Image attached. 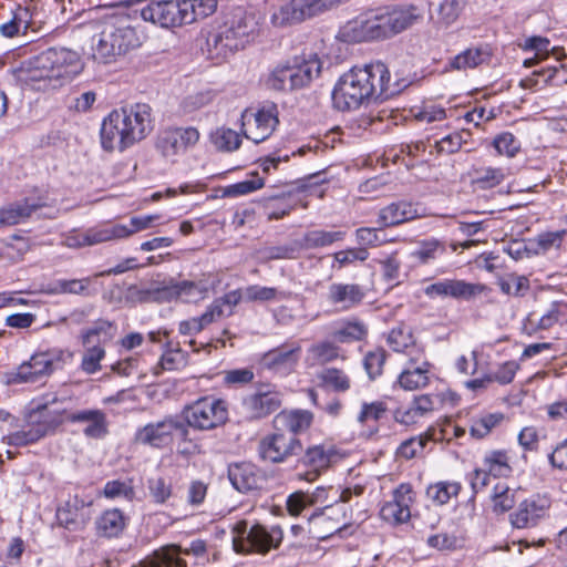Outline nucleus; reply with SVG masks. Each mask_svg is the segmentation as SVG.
Returning a JSON list of instances; mask_svg holds the SVG:
<instances>
[{
    "mask_svg": "<svg viewBox=\"0 0 567 567\" xmlns=\"http://www.w3.org/2000/svg\"><path fill=\"white\" fill-rule=\"evenodd\" d=\"M388 343L393 351L406 352L409 357L413 349H417L411 329L405 326L393 328L388 336Z\"/></svg>",
    "mask_w": 567,
    "mask_h": 567,
    "instance_id": "nucleus-48",
    "label": "nucleus"
},
{
    "mask_svg": "<svg viewBox=\"0 0 567 567\" xmlns=\"http://www.w3.org/2000/svg\"><path fill=\"white\" fill-rule=\"evenodd\" d=\"M369 258V251L364 247L348 248L333 254L334 262L332 268L342 269L354 261H365Z\"/></svg>",
    "mask_w": 567,
    "mask_h": 567,
    "instance_id": "nucleus-57",
    "label": "nucleus"
},
{
    "mask_svg": "<svg viewBox=\"0 0 567 567\" xmlns=\"http://www.w3.org/2000/svg\"><path fill=\"white\" fill-rule=\"evenodd\" d=\"M79 495L70 496L56 511V519L64 528L75 530L84 523L83 509L91 505Z\"/></svg>",
    "mask_w": 567,
    "mask_h": 567,
    "instance_id": "nucleus-29",
    "label": "nucleus"
},
{
    "mask_svg": "<svg viewBox=\"0 0 567 567\" xmlns=\"http://www.w3.org/2000/svg\"><path fill=\"white\" fill-rule=\"evenodd\" d=\"M215 97L216 93L210 89L189 93L182 100L181 110L184 114L194 113L213 103Z\"/></svg>",
    "mask_w": 567,
    "mask_h": 567,
    "instance_id": "nucleus-51",
    "label": "nucleus"
},
{
    "mask_svg": "<svg viewBox=\"0 0 567 567\" xmlns=\"http://www.w3.org/2000/svg\"><path fill=\"white\" fill-rule=\"evenodd\" d=\"M258 32V20L255 14L236 8L224 16L223 22L209 33L207 45L215 58H225L243 49Z\"/></svg>",
    "mask_w": 567,
    "mask_h": 567,
    "instance_id": "nucleus-3",
    "label": "nucleus"
},
{
    "mask_svg": "<svg viewBox=\"0 0 567 567\" xmlns=\"http://www.w3.org/2000/svg\"><path fill=\"white\" fill-rule=\"evenodd\" d=\"M284 394L274 384L262 383L243 399V410L249 419H262L276 412L282 404Z\"/></svg>",
    "mask_w": 567,
    "mask_h": 567,
    "instance_id": "nucleus-13",
    "label": "nucleus"
},
{
    "mask_svg": "<svg viewBox=\"0 0 567 567\" xmlns=\"http://www.w3.org/2000/svg\"><path fill=\"white\" fill-rule=\"evenodd\" d=\"M288 63L293 71L295 81L300 89L307 86L313 79L318 78L322 63L316 53H302L290 60Z\"/></svg>",
    "mask_w": 567,
    "mask_h": 567,
    "instance_id": "nucleus-28",
    "label": "nucleus"
},
{
    "mask_svg": "<svg viewBox=\"0 0 567 567\" xmlns=\"http://www.w3.org/2000/svg\"><path fill=\"white\" fill-rule=\"evenodd\" d=\"M496 451L489 452L475 467L471 476V486L474 493L484 491L492 478L496 477Z\"/></svg>",
    "mask_w": 567,
    "mask_h": 567,
    "instance_id": "nucleus-41",
    "label": "nucleus"
},
{
    "mask_svg": "<svg viewBox=\"0 0 567 567\" xmlns=\"http://www.w3.org/2000/svg\"><path fill=\"white\" fill-rule=\"evenodd\" d=\"M96 532L103 537H117L126 526V517L117 508L106 509L96 519Z\"/></svg>",
    "mask_w": 567,
    "mask_h": 567,
    "instance_id": "nucleus-40",
    "label": "nucleus"
},
{
    "mask_svg": "<svg viewBox=\"0 0 567 567\" xmlns=\"http://www.w3.org/2000/svg\"><path fill=\"white\" fill-rule=\"evenodd\" d=\"M278 124V109L275 104L265 105L256 112L245 110L241 113V132L256 144L267 140Z\"/></svg>",
    "mask_w": 567,
    "mask_h": 567,
    "instance_id": "nucleus-12",
    "label": "nucleus"
},
{
    "mask_svg": "<svg viewBox=\"0 0 567 567\" xmlns=\"http://www.w3.org/2000/svg\"><path fill=\"white\" fill-rule=\"evenodd\" d=\"M567 238V229L547 230L530 238L532 255H546L558 251Z\"/></svg>",
    "mask_w": 567,
    "mask_h": 567,
    "instance_id": "nucleus-38",
    "label": "nucleus"
},
{
    "mask_svg": "<svg viewBox=\"0 0 567 567\" xmlns=\"http://www.w3.org/2000/svg\"><path fill=\"white\" fill-rule=\"evenodd\" d=\"M81 70L82 63L75 51L51 48L22 63L14 70V76L21 84L47 90L71 81Z\"/></svg>",
    "mask_w": 567,
    "mask_h": 567,
    "instance_id": "nucleus-2",
    "label": "nucleus"
},
{
    "mask_svg": "<svg viewBox=\"0 0 567 567\" xmlns=\"http://www.w3.org/2000/svg\"><path fill=\"white\" fill-rule=\"evenodd\" d=\"M141 45L136 30L126 19H113L104 23L94 47V59L110 63Z\"/></svg>",
    "mask_w": 567,
    "mask_h": 567,
    "instance_id": "nucleus-5",
    "label": "nucleus"
},
{
    "mask_svg": "<svg viewBox=\"0 0 567 567\" xmlns=\"http://www.w3.org/2000/svg\"><path fill=\"white\" fill-rule=\"evenodd\" d=\"M66 420L72 423H85L83 429L85 436L91 439H101L107 433L106 415L101 410H82L66 415Z\"/></svg>",
    "mask_w": 567,
    "mask_h": 567,
    "instance_id": "nucleus-30",
    "label": "nucleus"
},
{
    "mask_svg": "<svg viewBox=\"0 0 567 567\" xmlns=\"http://www.w3.org/2000/svg\"><path fill=\"white\" fill-rule=\"evenodd\" d=\"M556 323H567V302H553L548 311L539 319V328L542 329H549Z\"/></svg>",
    "mask_w": 567,
    "mask_h": 567,
    "instance_id": "nucleus-58",
    "label": "nucleus"
},
{
    "mask_svg": "<svg viewBox=\"0 0 567 567\" xmlns=\"http://www.w3.org/2000/svg\"><path fill=\"white\" fill-rule=\"evenodd\" d=\"M385 362V351L377 349L370 351L364 357V368L371 379L379 377L382 373V368Z\"/></svg>",
    "mask_w": 567,
    "mask_h": 567,
    "instance_id": "nucleus-64",
    "label": "nucleus"
},
{
    "mask_svg": "<svg viewBox=\"0 0 567 567\" xmlns=\"http://www.w3.org/2000/svg\"><path fill=\"white\" fill-rule=\"evenodd\" d=\"M178 299L184 302H198L206 298L208 288L203 284L183 281L178 284Z\"/></svg>",
    "mask_w": 567,
    "mask_h": 567,
    "instance_id": "nucleus-60",
    "label": "nucleus"
},
{
    "mask_svg": "<svg viewBox=\"0 0 567 567\" xmlns=\"http://www.w3.org/2000/svg\"><path fill=\"white\" fill-rule=\"evenodd\" d=\"M388 38L411 28L422 19L420 9L414 4L380 8Z\"/></svg>",
    "mask_w": 567,
    "mask_h": 567,
    "instance_id": "nucleus-23",
    "label": "nucleus"
},
{
    "mask_svg": "<svg viewBox=\"0 0 567 567\" xmlns=\"http://www.w3.org/2000/svg\"><path fill=\"white\" fill-rule=\"evenodd\" d=\"M434 410V401L431 395L423 394L415 396L414 400L403 408H399L394 412L396 422L410 425L416 423L421 417L425 416Z\"/></svg>",
    "mask_w": 567,
    "mask_h": 567,
    "instance_id": "nucleus-35",
    "label": "nucleus"
},
{
    "mask_svg": "<svg viewBox=\"0 0 567 567\" xmlns=\"http://www.w3.org/2000/svg\"><path fill=\"white\" fill-rule=\"evenodd\" d=\"M301 354V347L280 346L266 352L260 359V365L278 375H288L297 367Z\"/></svg>",
    "mask_w": 567,
    "mask_h": 567,
    "instance_id": "nucleus-24",
    "label": "nucleus"
},
{
    "mask_svg": "<svg viewBox=\"0 0 567 567\" xmlns=\"http://www.w3.org/2000/svg\"><path fill=\"white\" fill-rule=\"evenodd\" d=\"M346 231H329L323 229H315L307 231L300 240V246L306 249L328 247L337 241H342Z\"/></svg>",
    "mask_w": 567,
    "mask_h": 567,
    "instance_id": "nucleus-45",
    "label": "nucleus"
},
{
    "mask_svg": "<svg viewBox=\"0 0 567 567\" xmlns=\"http://www.w3.org/2000/svg\"><path fill=\"white\" fill-rule=\"evenodd\" d=\"M118 112L133 144L143 141L152 132V107L148 104L135 103L120 107Z\"/></svg>",
    "mask_w": 567,
    "mask_h": 567,
    "instance_id": "nucleus-17",
    "label": "nucleus"
},
{
    "mask_svg": "<svg viewBox=\"0 0 567 567\" xmlns=\"http://www.w3.org/2000/svg\"><path fill=\"white\" fill-rule=\"evenodd\" d=\"M44 402L38 406L39 417L37 413L31 415V424L29 429H23L14 433L9 434L4 437L8 444L16 446H23L30 443L37 442L41 437L45 436L51 430H53L59 421L50 422L45 419L44 411L50 406L60 401L56 394H47L43 398Z\"/></svg>",
    "mask_w": 567,
    "mask_h": 567,
    "instance_id": "nucleus-14",
    "label": "nucleus"
},
{
    "mask_svg": "<svg viewBox=\"0 0 567 567\" xmlns=\"http://www.w3.org/2000/svg\"><path fill=\"white\" fill-rule=\"evenodd\" d=\"M115 334V327L107 320H99L93 327L82 332V344L85 348L81 369L86 374H94L101 370V361L105 357L104 343Z\"/></svg>",
    "mask_w": 567,
    "mask_h": 567,
    "instance_id": "nucleus-8",
    "label": "nucleus"
},
{
    "mask_svg": "<svg viewBox=\"0 0 567 567\" xmlns=\"http://www.w3.org/2000/svg\"><path fill=\"white\" fill-rule=\"evenodd\" d=\"M302 451L301 441L293 434L277 430L275 433L265 436L259 443L260 456L272 463H282Z\"/></svg>",
    "mask_w": 567,
    "mask_h": 567,
    "instance_id": "nucleus-16",
    "label": "nucleus"
},
{
    "mask_svg": "<svg viewBox=\"0 0 567 567\" xmlns=\"http://www.w3.org/2000/svg\"><path fill=\"white\" fill-rule=\"evenodd\" d=\"M100 140L102 148L106 152L115 150L123 152L134 145L120 116L118 109L110 112L102 121Z\"/></svg>",
    "mask_w": 567,
    "mask_h": 567,
    "instance_id": "nucleus-19",
    "label": "nucleus"
},
{
    "mask_svg": "<svg viewBox=\"0 0 567 567\" xmlns=\"http://www.w3.org/2000/svg\"><path fill=\"white\" fill-rule=\"evenodd\" d=\"M147 489L155 504H165L173 495L172 482L163 476H154L147 480Z\"/></svg>",
    "mask_w": 567,
    "mask_h": 567,
    "instance_id": "nucleus-53",
    "label": "nucleus"
},
{
    "mask_svg": "<svg viewBox=\"0 0 567 567\" xmlns=\"http://www.w3.org/2000/svg\"><path fill=\"white\" fill-rule=\"evenodd\" d=\"M297 255L298 250L292 246H272L261 249L258 258L262 262H268L277 259H295Z\"/></svg>",
    "mask_w": 567,
    "mask_h": 567,
    "instance_id": "nucleus-61",
    "label": "nucleus"
},
{
    "mask_svg": "<svg viewBox=\"0 0 567 567\" xmlns=\"http://www.w3.org/2000/svg\"><path fill=\"white\" fill-rule=\"evenodd\" d=\"M175 434L186 440L189 431L181 419L169 415L140 429L135 434V441L140 444L163 449L173 442Z\"/></svg>",
    "mask_w": 567,
    "mask_h": 567,
    "instance_id": "nucleus-10",
    "label": "nucleus"
},
{
    "mask_svg": "<svg viewBox=\"0 0 567 567\" xmlns=\"http://www.w3.org/2000/svg\"><path fill=\"white\" fill-rule=\"evenodd\" d=\"M187 0L152 1L141 10L144 21L162 28H175L190 23V10Z\"/></svg>",
    "mask_w": 567,
    "mask_h": 567,
    "instance_id": "nucleus-9",
    "label": "nucleus"
},
{
    "mask_svg": "<svg viewBox=\"0 0 567 567\" xmlns=\"http://www.w3.org/2000/svg\"><path fill=\"white\" fill-rule=\"evenodd\" d=\"M267 85L280 92H290L300 89L297 81H295L293 71L291 70L288 61L278 64L269 74Z\"/></svg>",
    "mask_w": 567,
    "mask_h": 567,
    "instance_id": "nucleus-44",
    "label": "nucleus"
},
{
    "mask_svg": "<svg viewBox=\"0 0 567 567\" xmlns=\"http://www.w3.org/2000/svg\"><path fill=\"white\" fill-rule=\"evenodd\" d=\"M199 138V131L194 126L169 127L159 132L156 148L164 157L173 158L193 148Z\"/></svg>",
    "mask_w": 567,
    "mask_h": 567,
    "instance_id": "nucleus-15",
    "label": "nucleus"
},
{
    "mask_svg": "<svg viewBox=\"0 0 567 567\" xmlns=\"http://www.w3.org/2000/svg\"><path fill=\"white\" fill-rule=\"evenodd\" d=\"M388 412L386 404L382 401L363 402L357 414V422L363 427L361 435L370 439L379 432L378 422Z\"/></svg>",
    "mask_w": 567,
    "mask_h": 567,
    "instance_id": "nucleus-31",
    "label": "nucleus"
},
{
    "mask_svg": "<svg viewBox=\"0 0 567 567\" xmlns=\"http://www.w3.org/2000/svg\"><path fill=\"white\" fill-rule=\"evenodd\" d=\"M71 354L63 350L53 349L34 353L28 361L22 362L16 370L6 374L8 384L35 383L49 377Z\"/></svg>",
    "mask_w": 567,
    "mask_h": 567,
    "instance_id": "nucleus-7",
    "label": "nucleus"
},
{
    "mask_svg": "<svg viewBox=\"0 0 567 567\" xmlns=\"http://www.w3.org/2000/svg\"><path fill=\"white\" fill-rule=\"evenodd\" d=\"M465 0H443L437 9L439 23L449 27L453 24L462 13Z\"/></svg>",
    "mask_w": 567,
    "mask_h": 567,
    "instance_id": "nucleus-54",
    "label": "nucleus"
},
{
    "mask_svg": "<svg viewBox=\"0 0 567 567\" xmlns=\"http://www.w3.org/2000/svg\"><path fill=\"white\" fill-rule=\"evenodd\" d=\"M414 492L408 483L400 484L392 493V499L381 507V517L393 525L406 523L411 517Z\"/></svg>",
    "mask_w": 567,
    "mask_h": 567,
    "instance_id": "nucleus-20",
    "label": "nucleus"
},
{
    "mask_svg": "<svg viewBox=\"0 0 567 567\" xmlns=\"http://www.w3.org/2000/svg\"><path fill=\"white\" fill-rule=\"evenodd\" d=\"M523 48L534 52V58L525 59V66H530L535 63L536 60L546 59L549 56V54L554 55L557 61H560L565 58V53L561 49L550 47L549 40L542 37H533L527 39Z\"/></svg>",
    "mask_w": 567,
    "mask_h": 567,
    "instance_id": "nucleus-42",
    "label": "nucleus"
},
{
    "mask_svg": "<svg viewBox=\"0 0 567 567\" xmlns=\"http://www.w3.org/2000/svg\"><path fill=\"white\" fill-rule=\"evenodd\" d=\"M427 545L439 550H454L461 547V539L453 534L439 533L432 535L426 540Z\"/></svg>",
    "mask_w": 567,
    "mask_h": 567,
    "instance_id": "nucleus-63",
    "label": "nucleus"
},
{
    "mask_svg": "<svg viewBox=\"0 0 567 567\" xmlns=\"http://www.w3.org/2000/svg\"><path fill=\"white\" fill-rule=\"evenodd\" d=\"M485 291H492V289L483 284H472L458 279L441 280L425 288V293L429 297H452L464 300H470Z\"/></svg>",
    "mask_w": 567,
    "mask_h": 567,
    "instance_id": "nucleus-25",
    "label": "nucleus"
},
{
    "mask_svg": "<svg viewBox=\"0 0 567 567\" xmlns=\"http://www.w3.org/2000/svg\"><path fill=\"white\" fill-rule=\"evenodd\" d=\"M461 491V484L456 482H439L432 484L426 489L427 497L437 505H444L453 496H457Z\"/></svg>",
    "mask_w": 567,
    "mask_h": 567,
    "instance_id": "nucleus-50",
    "label": "nucleus"
},
{
    "mask_svg": "<svg viewBox=\"0 0 567 567\" xmlns=\"http://www.w3.org/2000/svg\"><path fill=\"white\" fill-rule=\"evenodd\" d=\"M363 288L357 284H332L328 289V300L332 305H340L343 309H350L359 305L364 298Z\"/></svg>",
    "mask_w": 567,
    "mask_h": 567,
    "instance_id": "nucleus-33",
    "label": "nucleus"
},
{
    "mask_svg": "<svg viewBox=\"0 0 567 567\" xmlns=\"http://www.w3.org/2000/svg\"><path fill=\"white\" fill-rule=\"evenodd\" d=\"M368 333L365 324L361 321H349L332 332V337L340 343L361 341Z\"/></svg>",
    "mask_w": 567,
    "mask_h": 567,
    "instance_id": "nucleus-52",
    "label": "nucleus"
},
{
    "mask_svg": "<svg viewBox=\"0 0 567 567\" xmlns=\"http://www.w3.org/2000/svg\"><path fill=\"white\" fill-rule=\"evenodd\" d=\"M322 385L336 392H346L351 386V380L348 374L337 368H327L318 375Z\"/></svg>",
    "mask_w": 567,
    "mask_h": 567,
    "instance_id": "nucleus-49",
    "label": "nucleus"
},
{
    "mask_svg": "<svg viewBox=\"0 0 567 567\" xmlns=\"http://www.w3.org/2000/svg\"><path fill=\"white\" fill-rule=\"evenodd\" d=\"M231 535L233 548L241 555H267L279 548L284 539V530L279 525L249 524L246 519L233 525Z\"/></svg>",
    "mask_w": 567,
    "mask_h": 567,
    "instance_id": "nucleus-4",
    "label": "nucleus"
},
{
    "mask_svg": "<svg viewBox=\"0 0 567 567\" xmlns=\"http://www.w3.org/2000/svg\"><path fill=\"white\" fill-rule=\"evenodd\" d=\"M42 206V203L28 198L1 208L0 226H13L23 223Z\"/></svg>",
    "mask_w": 567,
    "mask_h": 567,
    "instance_id": "nucleus-37",
    "label": "nucleus"
},
{
    "mask_svg": "<svg viewBox=\"0 0 567 567\" xmlns=\"http://www.w3.org/2000/svg\"><path fill=\"white\" fill-rule=\"evenodd\" d=\"M103 495L106 498H124L126 501H133L135 497V491L131 481H109L103 488Z\"/></svg>",
    "mask_w": 567,
    "mask_h": 567,
    "instance_id": "nucleus-59",
    "label": "nucleus"
},
{
    "mask_svg": "<svg viewBox=\"0 0 567 567\" xmlns=\"http://www.w3.org/2000/svg\"><path fill=\"white\" fill-rule=\"evenodd\" d=\"M183 422L197 431H209L221 426L228 420V406L226 401L207 395L197 399L186 405L182 412Z\"/></svg>",
    "mask_w": 567,
    "mask_h": 567,
    "instance_id": "nucleus-6",
    "label": "nucleus"
},
{
    "mask_svg": "<svg viewBox=\"0 0 567 567\" xmlns=\"http://www.w3.org/2000/svg\"><path fill=\"white\" fill-rule=\"evenodd\" d=\"M337 457V451L331 445L318 444L308 447L298 463L308 467L306 472H298L297 480L313 482Z\"/></svg>",
    "mask_w": 567,
    "mask_h": 567,
    "instance_id": "nucleus-22",
    "label": "nucleus"
},
{
    "mask_svg": "<svg viewBox=\"0 0 567 567\" xmlns=\"http://www.w3.org/2000/svg\"><path fill=\"white\" fill-rule=\"evenodd\" d=\"M264 178L259 177L258 173H252L249 179L238 182L225 188L224 195L228 197H238L248 195L264 187Z\"/></svg>",
    "mask_w": 567,
    "mask_h": 567,
    "instance_id": "nucleus-55",
    "label": "nucleus"
},
{
    "mask_svg": "<svg viewBox=\"0 0 567 567\" xmlns=\"http://www.w3.org/2000/svg\"><path fill=\"white\" fill-rule=\"evenodd\" d=\"M228 477L231 485L241 493L259 489L265 483L264 474L251 463L230 465Z\"/></svg>",
    "mask_w": 567,
    "mask_h": 567,
    "instance_id": "nucleus-27",
    "label": "nucleus"
},
{
    "mask_svg": "<svg viewBox=\"0 0 567 567\" xmlns=\"http://www.w3.org/2000/svg\"><path fill=\"white\" fill-rule=\"evenodd\" d=\"M85 234L89 246L127 238L126 225L122 224H101L86 229Z\"/></svg>",
    "mask_w": 567,
    "mask_h": 567,
    "instance_id": "nucleus-39",
    "label": "nucleus"
},
{
    "mask_svg": "<svg viewBox=\"0 0 567 567\" xmlns=\"http://www.w3.org/2000/svg\"><path fill=\"white\" fill-rule=\"evenodd\" d=\"M431 364L421 349H413L406 365L398 377V384L405 391H414L427 385Z\"/></svg>",
    "mask_w": 567,
    "mask_h": 567,
    "instance_id": "nucleus-21",
    "label": "nucleus"
},
{
    "mask_svg": "<svg viewBox=\"0 0 567 567\" xmlns=\"http://www.w3.org/2000/svg\"><path fill=\"white\" fill-rule=\"evenodd\" d=\"M525 455H515L507 452H498V478L506 477L511 480L509 484L516 482V478L524 472Z\"/></svg>",
    "mask_w": 567,
    "mask_h": 567,
    "instance_id": "nucleus-47",
    "label": "nucleus"
},
{
    "mask_svg": "<svg viewBox=\"0 0 567 567\" xmlns=\"http://www.w3.org/2000/svg\"><path fill=\"white\" fill-rule=\"evenodd\" d=\"M400 91V85L391 82L388 66L377 61L354 66L341 75L332 91V101L338 110L350 111L371 101L388 100Z\"/></svg>",
    "mask_w": 567,
    "mask_h": 567,
    "instance_id": "nucleus-1",
    "label": "nucleus"
},
{
    "mask_svg": "<svg viewBox=\"0 0 567 567\" xmlns=\"http://www.w3.org/2000/svg\"><path fill=\"white\" fill-rule=\"evenodd\" d=\"M550 507V499L545 495H532L523 501L518 508L511 514V523L516 528H526L537 524L545 517Z\"/></svg>",
    "mask_w": 567,
    "mask_h": 567,
    "instance_id": "nucleus-26",
    "label": "nucleus"
},
{
    "mask_svg": "<svg viewBox=\"0 0 567 567\" xmlns=\"http://www.w3.org/2000/svg\"><path fill=\"white\" fill-rule=\"evenodd\" d=\"M213 141L216 147L224 152H234L239 148L241 144L240 135L227 127L217 128L213 134Z\"/></svg>",
    "mask_w": 567,
    "mask_h": 567,
    "instance_id": "nucleus-56",
    "label": "nucleus"
},
{
    "mask_svg": "<svg viewBox=\"0 0 567 567\" xmlns=\"http://www.w3.org/2000/svg\"><path fill=\"white\" fill-rule=\"evenodd\" d=\"M419 217L417 208L408 202H398L388 205L379 213L378 223L381 228L395 226Z\"/></svg>",
    "mask_w": 567,
    "mask_h": 567,
    "instance_id": "nucleus-34",
    "label": "nucleus"
},
{
    "mask_svg": "<svg viewBox=\"0 0 567 567\" xmlns=\"http://www.w3.org/2000/svg\"><path fill=\"white\" fill-rule=\"evenodd\" d=\"M491 54L478 48H470L452 58L449 62V69L454 71H466L474 69L486 62Z\"/></svg>",
    "mask_w": 567,
    "mask_h": 567,
    "instance_id": "nucleus-46",
    "label": "nucleus"
},
{
    "mask_svg": "<svg viewBox=\"0 0 567 567\" xmlns=\"http://www.w3.org/2000/svg\"><path fill=\"white\" fill-rule=\"evenodd\" d=\"M320 13L317 0H290L275 9L270 21L274 27L286 28Z\"/></svg>",
    "mask_w": 567,
    "mask_h": 567,
    "instance_id": "nucleus-18",
    "label": "nucleus"
},
{
    "mask_svg": "<svg viewBox=\"0 0 567 567\" xmlns=\"http://www.w3.org/2000/svg\"><path fill=\"white\" fill-rule=\"evenodd\" d=\"M339 37L342 41L351 43L386 39L388 37L380 9L348 21L341 28Z\"/></svg>",
    "mask_w": 567,
    "mask_h": 567,
    "instance_id": "nucleus-11",
    "label": "nucleus"
},
{
    "mask_svg": "<svg viewBox=\"0 0 567 567\" xmlns=\"http://www.w3.org/2000/svg\"><path fill=\"white\" fill-rule=\"evenodd\" d=\"M446 430L430 427L427 431L416 437L404 441L398 449V455L410 460L423 453L429 442H440L445 439Z\"/></svg>",
    "mask_w": 567,
    "mask_h": 567,
    "instance_id": "nucleus-36",
    "label": "nucleus"
},
{
    "mask_svg": "<svg viewBox=\"0 0 567 567\" xmlns=\"http://www.w3.org/2000/svg\"><path fill=\"white\" fill-rule=\"evenodd\" d=\"M313 420V414L308 410H285L275 417L277 430H287L288 434H297L307 431Z\"/></svg>",
    "mask_w": 567,
    "mask_h": 567,
    "instance_id": "nucleus-32",
    "label": "nucleus"
},
{
    "mask_svg": "<svg viewBox=\"0 0 567 567\" xmlns=\"http://www.w3.org/2000/svg\"><path fill=\"white\" fill-rule=\"evenodd\" d=\"M190 10V23L212 16L217 9V0H187Z\"/></svg>",
    "mask_w": 567,
    "mask_h": 567,
    "instance_id": "nucleus-62",
    "label": "nucleus"
},
{
    "mask_svg": "<svg viewBox=\"0 0 567 567\" xmlns=\"http://www.w3.org/2000/svg\"><path fill=\"white\" fill-rule=\"evenodd\" d=\"M340 357V348L336 343L320 341L308 348L306 361L311 367L323 365Z\"/></svg>",
    "mask_w": 567,
    "mask_h": 567,
    "instance_id": "nucleus-43",
    "label": "nucleus"
}]
</instances>
